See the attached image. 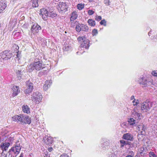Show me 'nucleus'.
<instances>
[{
  "instance_id": "nucleus-37",
  "label": "nucleus",
  "mask_w": 157,
  "mask_h": 157,
  "mask_svg": "<svg viewBox=\"0 0 157 157\" xmlns=\"http://www.w3.org/2000/svg\"><path fill=\"white\" fill-rule=\"evenodd\" d=\"M100 23L101 25H103L104 26L106 25V21L104 19L102 20L100 22Z\"/></svg>"
},
{
  "instance_id": "nucleus-30",
  "label": "nucleus",
  "mask_w": 157,
  "mask_h": 157,
  "mask_svg": "<svg viewBox=\"0 0 157 157\" xmlns=\"http://www.w3.org/2000/svg\"><path fill=\"white\" fill-rule=\"evenodd\" d=\"M81 24H78L76 25L75 29L77 32H79L81 31Z\"/></svg>"
},
{
  "instance_id": "nucleus-24",
  "label": "nucleus",
  "mask_w": 157,
  "mask_h": 157,
  "mask_svg": "<svg viewBox=\"0 0 157 157\" xmlns=\"http://www.w3.org/2000/svg\"><path fill=\"white\" fill-rule=\"evenodd\" d=\"M17 74L18 79H20L22 78L23 72H21V71L18 70V71L17 72Z\"/></svg>"
},
{
  "instance_id": "nucleus-18",
  "label": "nucleus",
  "mask_w": 157,
  "mask_h": 157,
  "mask_svg": "<svg viewBox=\"0 0 157 157\" xmlns=\"http://www.w3.org/2000/svg\"><path fill=\"white\" fill-rule=\"evenodd\" d=\"M43 140L47 144H49L52 143V139L50 137H45Z\"/></svg>"
},
{
  "instance_id": "nucleus-33",
  "label": "nucleus",
  "mask_w": 157,
  "mask_h": 157,
  "mask_svg": "<svg viewBox=\"0 0 157 157\" xmlns=\"http://www.w3.org/2000/svg\"><path fill=\"white\" fill-rule=\"evenodd\" d=\"M92 33L93 36L96 35L98 33L97 30L96 29H94L92 31Z\"/></svg>"
},
{
  "instance_id": "nucleus-27",
  "label": "nucleus",
  "mask_w": 157,
  "mask_h": 157,
  "mask_svg": "<svg viewBox=\"0 0 157 157\" xmlns=\"http://www.w3.org/2000/svg\"><path fill=\"white\" fill-rule=\"evenodd\" d=\"M12 152H13L14 154L17 155L16 150L13 147L10 149L8 153L9 154V155H11Z\"/></svg>"
},
{
  "instance_id": "nucleus-34",
  "label": "nucleus",
  "mask_w": 157,
  "mask_h": 157,
  "mask_svg": "<svg viewBox=\"0 0 157 157\" xmlns=\"http://www.w3.org/2000/svg\"><path fill=\"white\" fill-rule=\"evenodd\" d=\"M44 157H50V155L47 151H45L43 153Z\"/></svg>"
},
{
  "instance_id": "nucleus-36",
  "label": "nucleus",
  "mask_w": 157,
  "mask_h": 157,
  "mask_svg": "<svg viewBox=\"0 0 157 157\" xmlns=\"http://www.w3.org/2000/svg\"><path fill=\"white\" fill-rule=\"evenodd\" d=\"M104 3L106 6H109L110 5V2L109 0H104Z\"/></svg>"
},
{
  "instance_id": "nucleus-17",
  "label": "nucleus",
  "mask_w": 157,
  "mask_h": 157,
  "mask_svg": "<svg viewBox=\"0 0 157 157\" xmlns=\"http://www.w3.org/2000/svg\"><path fill=\"white\" fill-rule=\"evenodd\" d=\"M52 84V80H50L49 81H46L45 83L43 86V88L44 90H46L48 88H49Z\"/></svg>"
},
{
  "instance_id": "nucleus-2",
  "label": "nucleus",
  "mask_w": 157,
  "mask_h": 157,
  "mask_svg": "<svg viewBox=\"0 0 157 157\" xmlns=\"http://www.w3.org/2000/svg\"><path fill=\"white\" fill-rule=\"evenodd\" d=\"M132 116L137 121L133 118H130L128 120V122L130 125L136 126L138 125V121L141 119L140 114V113L134 112H132Z\"/></svg>"
},
{
  "instance_id": "nucleus-14",
  "label": "nucleus",
  "mask_w": 157,
  "mask_h": 157,
  "mask_svg": "<svg viewBox=\"0 0 157 157\" xmlns=\"http://www.w3.org/2000/svg\"><path fill=\"white\" fill-rule=\"evenodd\" d=\"M13 92L12 94V96L13 97H15L17 95L20 91L19 87L17 86H13Z\"/></svg>"
},
{
  "instance_id": "nucleus-21",
  "label": "nucleus",
  "mask_w": 157,
  "mask_h": 157,
  "mask_svg": "<svg viewBox=\"0 0 157 157\" xmlns=\"http://www.w3.org/2000/svg\"><path fill=\"white\" fill-rule=\"evenodd\" d=\"M22 110L24 113L28 114L30 113L29 109L27 105L23 106L22 107Z\"/></svg>"
},
{
  "instance_id": "nucleus-42",
  "label": "nucleus",
  "mask_w": 157,
  "mask_h": 157,
  "mask_svg": "<svg viewBox=\"0 0 157 157\" xmlns=\"http://www.w3.org/2000/svg\"><path fill=\"white\" fill-rule=\"evenodd\" d=\"M101 19L102 18L101 16L96 17L95 18V20L98 21H99L100 20H101Z\"/></svg>"
},
{
  "instance_id": "nucleus-56",
  "label": "nucleus",
  "mask_w": 157,
  "mask_h": 157,
  "mask_svg": "<svg viewBox=\"0 0 157 157\" xmlns=\"http://www.w3.org/2000/svg\"><path fill=\"white\" fill-rule=\"evenodd\" d=\"M150 33V32H149L148 33V35H149V36H150V35H149Z\"/></svg>"
},
{
  "instance_id": "nucleus-43",
  "label": "nucleus",
  "mask_w": 157,
  "mask_h": 157,
  "mask_svg": "<svg viewBox=\"0 0 157 157\" xmlns=\"http://www.w3.org/2000/svg\"><path fill=\"white\" fill-rule=\"evenodd\" d=\"M154 153L153 152L151 151L149 153V156L150 157H152L153 156V155H154Z\"/></svg>"
},
{
  "instance_id": "nucleus-38",
  "label": "nucleus",
  "mask_w": 157,
  "mask_h": 157,
  "mask_svg": "<svg viewBox=\"0 0 157 157\" xmlns=\"http://www.w3.org/2000/svg\"><path fill=\"white\" fill-rule=\"evenodd\" d=\"M138 139L140 140V141H142V140L143 139V135L142 134H139L138 135Z\"/></svg>"
},
{
  "instance_id": "nucleus-10",
  "label": "nucleus",
  "mask_w": 157,
  "mask_h": 157,
  "mask_svg": "<svg viewBox=\"0 0 157 157\" xmlns=\"http://www.w3.org/2000/svg\"><path fill=\"white\" fill-rule=\"evenodd\" d=\"M49 13L45 9L43 8L40 10V14H41L43 19L45 20H46L47 17L48 16Z\"/></svg>"
},
{
  "instance_id": "nucleus-20",
  "label": "nucleus",
  "mask_w": 157,
  "mask_h": 157,
  "mask_svg": "<svg viewBox=\"0 0 157 157\" xmlns=\"http://www.w3.org/2000/svg\"><path fill=\"white\" fill-rule=\"evenodd\" d=\"M87 22L89 25L91 26H94L96 25L95 21L92 19H89Z\"/></svg>"
},
{
  "instance_id": "nucleus-49",
  "label": "nucleus",
  "mask_w": 157,
  "mask_h": 157,
  "mask_svg": "<svg viewBox=\"0 0 157 157\" xmlns=\"http://www.w3.org/2000/svg\"><path fill=\"white\" fill-rule=\"evenodd\" d=\"M134 97H134V96L133 95L131 97V98H130L131 100H133V99L134 100V99H135L134 98Z\"/></svg>"
},
{
  "instance_id": "nucleus-55",
  "label": "nucleus",
  "mask_w": 157,
  "mask_h": 157,
  "mask_svg": "<svg viewBox=\"0 0 157 157\" xmlns=\"http://www.w3.org/2000/svg\"><path fill=\"white\" fill-rule=\"evenodd\" d=\"M16 56H17V58H18V54H17V55H16Z\"/></svg>"
},
{
  "instance_id": "nucleus-35",
  "label": "nucleus",
  "mask_w": 157,
  "mask_h": 157,
  "mask_svg": "<svg viewBox=\"0 0 157 157\" xmlns=\"http://www.w3.org/2000/svg\"><path fill=\"white\" fill-rule=\"evenodd\" d=\"M132 103H133V105L134 106L137 105L139 103V101L138 100H136V99H134Z\"/></svg>"
},
{
  "instance_id": "nucleus-45",
  "label": "nucleus",
  "mask_w": 157,
  "mask_h": 157,
  "mask_svg": "<svg viewBox=\"0 0 157 157\" xmlns=\"http://www.w3.org/2000/svg\"><path fill=\"white\" fill-rule=\"evenodd\" d=\"M137 109V108L136 107H135L133 109V110L132 111V112H137L136 110Z\"/></svg>"
},
{
  "instance_id": "nucleus-5",
  "label": "nucleus",
  "mask_w": 157,
  "mask_h": 157,
  "mask_svg": "<svg viewBox=\"0 0 157 157\" xmlns=\"http://www.w3.org/2000/svg\"><path fill=\"white\" fill-rule=\"evenodd\" d=\"M10 145V144L9 143H5L3 144H2L0 146L2 150H3V152L1 155V157H9V155L7 153L6 154L4 153V151H6Z\"/></svg>"
},
{
  "instance_id": "nucleus-46",
  "label": "nucleus",
  "mask_w": 157,
  "mask_h": 157,
  "mask_svg": "<svg viewBox=\"0 0 157 157\" xmlns=\"http://www.w3.org/2000/svg\"><path fill=\"white\" fill-rule=\"evenodd\" d=\"M75 23L74 22H71V27H74L75 26Z\"/></svg>"
},
{
  "instance_id": "nucleus-15",
  "label": "nucleus",
  "mask_w": 157,
  "mask_h": 157,
  "mask_svg": "<svg viewBox=\"0 0 157 157\" xmlns=\"http://www.w3.org/2000/svg\"><path fill=\"white\" fill-rule=\"evenodd\" d=\"M139 82L140 84L144 85L145 86H147L148 82L143 77L140 78L139 81Z\"/></svg>"
},
{
  "instance_id": "nucleus-31",
  "label": "nucleus",
  "mask_w": 157,
  "mask_h": 157,
  "mask_svg": "<svg viewBox=\"0 0 157 157\" xmlns=\"http://www.w3.org/2000/svg\"><path fill=\"white\" fill-rule=\"evenodd\" d=\"M16 150L17 152V154H18L20 151L21 149V147L20 146H16L13 147Z\"/></svg>"
},
{
  "instance_id": "nucleus-50",
  "label": "nucleus",
  "mask_w": 157,
  "mask_h": 157,
  "mask_svg": "<svg viewBox=\"0 0 157 157\" xmlns=\"http://www.w3.org/2000/svg\"><path fill=\"white\" fill-rule=\"evenodd\" d=\"M14 46L16 48V49L18 50L19 49V47L16 44H15Z\"/></svg>"
},
{
  "instance_id": "nucleus-48",
  "label": "nucleus",
  "mask_w": 157,
  "mask_h": 157,
  "mask_svg": "<svg viewBox=\"0 0 157 157\" xmlns=\"http://www.w3.org/2000/svg\"><path fill=\"white\" fill-rule=\"evenodd\" d=\"M53 148L52 147H49L48 149V150L49 151H51L52 150Z\"/></svg>"
},
{
  "instance_id": "nucleus-19",
  "label": "nucleus",
  "mask_w": 157,
  "mask_h": 157,
  "mask_svg": "<svg viewBox=\"0 0 157 157\" xmlns=\"http://www.w3.org/2000/svg\"><path fill=\"white\" fill-rule=\"evenodd\" d=\"M76 13V12H75L72 13L71 16L70 18V21H73L77 18V15Z\"/></svg>"
},
{
  "instance_id": "nucleus-6",
  "label": "nucleus",
  "mask_w": 157,
  "mask_h": 157,
  "mask_svg": "<svg viewBox=\"0 0 157 157\" xmlns=\"http://www.w3.org/2000/svg\"><path fill=\"white\" fill-rule=\"evenodd\" d=\"M27 89L25 90L24 92L25 94H29L31 93L33 89V83L29 80H28L26 82Z\"/></svg>"
},
{
  "instance_id": "nucleus-12",
  "label": "nucleus",
  "mask_w": 157,
  "mask_h": 157,
  "mask_svg": "<svg viewBox=\"0 0 157 157\" xmlns=\"http://www.w3.org/2000/svg\"><path fill=\"white\" fill-rule=\"evenodd\" d=\"M40 29L41 27L39 25L37 24H35L32 26L31 30L34 33H37Z\"/></svg>"
},
{
  "instance_id": "nucleus-9",
  "label": "nucleus",
  "mask_w": 157,
  "mask_h": 157,
  "mask_svg": "<svg viewBox=\"0 0 157 157\" xmlns=\"http://www.w3.org/2000/svg\"><path fill=\"white\" fill-rule=\"evenodd\" d=\"M89 46V41L88 40H86L81 44L80 46L78 48L79 51L77 52V53L78 54L79 51L80 52L81 50H82V48H84L86 49H88Z\"/></svg>"
},
{
  "instance_id": "nucleus-13",
  "label": "nucleus",
  "mask_w": 157,
  "mask_h": 157,
  "mask_svg": "<svg viewBox=\"0 0 157 157\" xmlns=\"http://www.w3.org/2000/svg\"><path fill=\"white\" fill-rule=\"evenodd\" d=\"M23 121H24V122H22L23 124H30L31 123V118L28 116H23Z\"/></svg>"
},
{
  "instance_id": "nucleus-41",
  "label": "nucleus",
  "mask_w": 157,
  "mask_h": 157,
  "mask_svg": "<svg viewBox=\"0 0 157 157\" xmlns=\"http://www.w3.org/2000/svg\"><path fill=\"white\" fill-rule=\"evenodd\" d=\"M152 74L155 76H157V70L153 71L152 72Z\"/></svg>"
},
{
  "instance_id": "nucleus-28",
  "label": "nucleus",
  "mask_w": 157,
  "mask_h": 157,
  "mask_svg": "<svg viewBox=\"0 0 157 157\" xmlns=\"http://www.w3.org/2000/svg\"><path fill=\"white\" fill-rule=\"evenodd\" d=\"M57 15L56 13L54 12H50L49 13L48 16L49 17H51L52 18H54L56 17Z\"/></svg>"
},
{
  "instance_id": "nucleus-52",
  "label": "nucleus",
  "mask_w": 157,
  "mask_h": 157,
  "mask_svg": "<svg viewBox=\"0 0 157 157\" xmlns=\"http://www.w3.org/2000/svg\"><path fill=\"white\" fill-rule=\"evenodd\" d=\"M152 157H157V155L154 154Z\"/></svg>"
},
{
  "instance_id": "nucleus-25",
  "label": "nucleus",
  "mask_w": 157,
  "mask_h": 157,
  "mask_svg": "<svg viewBox=\"0 0 157 157\" xmlns=\"http://www.w3.org/2000/svg\"><path fill=\"white\" fill-rule=\"evenodd\" d=\"M6 55V60H7L8 59H10L12 57V53L11 52H9L8 51H7Z\"/></svg>"
},
{
  "instance_id": "nucleus-40",
  "label": "nucleus",
  "mask_w": 157,
  "mask_h": 157,
  "mask_svg": "<svg viewBox=\"0 0 157 157\" xmlns=\"http://www.w3.org/2000/svg\"><path fill=\"white\" fill-rule=\"evenodd\" d=\"M120 142L121 144V147H123L126 144L125 141L124 140H121Z\"/></svg>"
},
{
  "instance_id": "nucleus-44",
  "label": "nucleus",
  "mask_w": 157,
  "mask_h": 157,
  "mask_svg": "<svg viewBox=\"0 0 157 157\" xmlns=\"http://www.w3.org/2000/svg\"><path fill=\"white\" fill-rule=\"evenodd\" d=\"M60 157H69V156L67 154H64L62 155Z\"/></svg>"
},
{
  "instance_id": "nucleus-32",
  "label": "nucleus",
  "mask_w": 157,
  "mask_h": 157,
  "mask_svg": "<svg viewBox=\"0 0 157 157\" xmlns=\"http://www.w3.org/2000/svg\"><path fill=\"white\" fill-rule=\"evenodd\" d=\"M77 6L78 9L81 10L84 8V6L81 4H79L77 5Z\"/></svg>"
},
{
  "instance_id": "nucleus-53",
  "label": "nucleus",
  "mask_w": 157,
  "mask_h": 157,
  "mask_svg": "<svg viewBox=\"0 0 157 157\" xmlns=\"http://www.w3.org/2000/svg\"><path fill=\"white\" fill-rule=\"evenodd\" d=\"M126 157H132L131 155H128Z\"/></svg>"
},
{
  "instance_id": "nucleus-4",
  "label": "nucleus",
  "mask_w": 157,
  "mask_h": 157,
  "mask_svg": "<svg viewBox=\"0 0 157 157\" xmlns=\"http://www.w3.org/2000/svg\"><path fill=\"white\" fill-rule=\"evenodd\" d=\"M152 106V104L151 102H144L142 104L141 109L144 112H146L149 110Z\"/></svg>"
},
{
  "instance_id": "nucleus-54",
  "label": "nucleus",
  "mask_w": 157,
  "mask_h": 157,
  "mask_svg": "<svg viewBox=\"0 0 157 157\" xmlns=\"http://www.w3.org/2000/svg\"><path fill=\"white\" fill-rule=\"evenodd\" d=\"M10 157H15V156L13 155H11Z\"/></svg>"
},
{
  "instance_id": "nucleus-7",
  "label": "nucleus",
  "mask_w": 157,
  "mask_h": 157,
  "mask_svg": "<svg viewBox=\"0 0 157 157\" xmlns=\"http://www.w3.org/2000/svg\"><path fill=\"white\" fill-rule=\"evenodd\" d=\"M58 7L59 8L58 10L60 11L66 12L67 11V9L68 8V6L66 3L63 2H59L58 5Z\"/></svg>"
},
{
  "instance_id": "nucleus-57",
  "label": "nucleus",
  "mask_w": 157,
  "mask_h": 157,
  "mask_svg": "<svg viewBox=\"0 0 157 157\" xmlns=\"http://www.w3.org/2000/svg\"><path fill=\"white\" fill-rule=\"evenodd\" d=\"M83 52H82H82H80V53H81V54H82V53Z\"/></svg>"
},
{
  "instance_id": "nucleus-8",
  "label": "nucleus",
  "mask_w": 157,
  "mask_h": 157,
  "mask_svg": "<svg viewBox=\"0 0 157 157\" xmlns=\"http://www.w3.org/2000/svg\"><path fill=\"white\" fill-rule=\"evenodd\" d=\"M23 115L19 116L15 115L12 117V120L17 123L20 122L22 124V122H24V121L22 120L23 118Z\"/></svg>"
},
{
  "instance_id": "nucleus-47",
  "label": "nucleus",
  "mask_w": 157,
  "mask_h": 157,
  "mask_svg": "<svg viewBox=\"0 0 157 157\" xmlns=\"http://www.w3.org/2000/svg\"><path fill=\"white\" fill-rule=\"evenodd\" d=\"M140 153L142 155H143L145 154V153L143 150L142 151L140 152Z\"/></svg>"
},
{
  "instance_id": "nucleus-11",
  "label": "nucleus",
  "mask_w": 157,
  "mask_h": 157,
  "mask_svg": "<svg viewBox=\"0 0 157 157\" xmlns=\"http://www.w3.org/2000/svg\"><path fill=\"white\" fill-rule=\"evenodd\" d=\"M123 138L128 140L132 141L133 140V136L130 133H126L123 135Z\"/></svg>"
},
{
  "instance_id": "nucleus-51",
  "label": "nucleus",
  "mask_w": 157,
  "mask_h": 157,
  "mask_svg": "<svg viewBox=\"0 0 157 157\" xmlns=\"http://www.w3.org/2000/svg\"><path fill=\"white\" fill-rule=\"evenodd\" d=\"M23 154L22 153H21L20 154V155L19 157H23Z\"/></svg>"
},
{
  "instance_id": "nucleus-39",
  "label": "nucleus",
  "mask_w": 157,
  "mask_h": 157,
  "mask_svg": "<svg viewBox=\"0 0 157 157\" xmlns=\"http://www.w3.org/2000/svg\"><path fill=\"white\" fill-rule=\"evenodd\" d=\"M94 13V12L92 10H89L88 11V14L90 15H92Z\"/></svg>"
},
{
  "instance_id": "nucleus-26",
  "label": "nucleus",
  "mask_w": 157,
  "mask_h": 157,
  "mask_svg": "<svg viewBox=\"0 0 157 157\" xmlns=\"http://www.w3.org/2000/svg\"><path fill=\"white\" fill-rule=\"evenodd\" d=\"M32 6L33 7H37L38 6V0H32Z\"/></svg>"
},
{
  "instance_id": "nucleus-1",
  "label": "nucleus",
  "mask_w": 157,
  "mask_h": 157,
  "mask_svg": "<svg viewBox=\"0 0 157 157\" xmlns=\"http://www.w3.org/2000/svg\"><path fill=\"white\" fill-rule=\"evenodd\" d=\"M45 68L44 65L43 64L41 61L34 62L33 64H31L28 66L27 70L29 72H31L34 69L40 71Z\"/></svg>"
},
{
  "instance_id": "nucleus-22",
  "label": "nucleus",
  "mask_w": 157,
  "mask_h": 157,
  "mask_svg": "<svg viewBox=\"0 0 157 157\" xmlns=\"http://www.w3.org/2000/svg\"><path fill=\"white\" fill-rule=\"evenodd\" d=\"M86 38L85 36H81L78 37L77 40L79 43L82 44V43L84 42V41L86 40Z\"/></svg>"
},
{
  "instance_id": "nucleus-3",
  "label": "nucleus",
  "mask_w": 157,
  "mask_h": 157,
  "mask_svg": "<svg viewBox=\"0 0 157 157\" xmlns=\"http://www.w3.org/2000/svg\"><path fill=\"white\" fill-rule=\"evenodd\" d=\"M42 98L41 94L38 92H35L32 95V100L36 104H39L41 101Z\"/></svg>"
},
{
  "instance_id": "nucleus-29",
  "label": "nucleus",
  "mask_w": 157,
  "mask_h": 157,
  "mask_svg": "<svg viewBox=\"0 0 157 157\" xmlns=\"http://www.w3.org/2000/svg\"><path fill=\"white\" fill-rule=\"evenodd\" d=\"M6 52L7 51H5L1 53V55H0V56H1V58L3 59L6 60Z\"/></svg>"
},
{
  "instance_id": "nucleus-16",
  "label": "nucleus",
  "mask_w": 157,
  "mask_h": 157,
  "mask_svg": "<svg viewBox=\"0 0 157 157\" xmlns=\"http://www.w3.org/2000/svg\"><path fill=\"white\" fill-rule=\"evenodd\" d=\"M6 6L7 5L5 2L3 1L0 2V13L2 12L6 7Z\"/></svg>"
},
{
  "instance_id": "nucleus-23",
  "label": "nucleus",
  "mask_w": 157,
  "mask_h": 157,
  "mask_svg": "<svg viewBox=\"0 0 157 157\" xmlns=\"http://www.w3.org/2000/svg\"><path fill=\"white\" fill-rule=\"evenodd\" d=\"M81 30L84 31H88L89 30V28L87 25L81 24Z\"/></svg>"
}]
</instances>
